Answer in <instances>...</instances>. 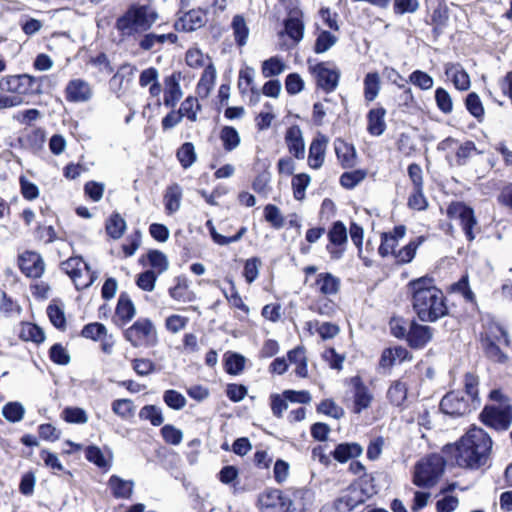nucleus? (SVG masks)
Segmentation results:
<instances>
[{"label":"nucleus","mask_w":512,"mask_h":512,"mask_svg":"<svg viewBox=\"0 0 512 512\" xmlns=\"http://www.w3.org/2000/svg\"><path fill=\"white\" fill-rule=\"evenodd\" d=\"M286 70V64L279 57H271L262 63V74L265 78L278 76Z\"/></svg>","instance_id":"47"},{"label":"nucleus","mask_w":512,"mask_h":512,"mask_svg":"<svg viewBox=\"0 0 512 512\" xmlns=\"http://www.w3.org/2000/svg\"><path fill=\"white\" fill-rule=\"evenodd\" d=\"M186 63L192 68L204 67L205 69L206 66L212 62L211 59L207 55H204L199 49L193 48L189 49L186 53Z\"/></svg>","instance_id":"60"},{"label":"nucleus","mask_w":512,"mask_h":512,"mask_svg":"<svg viewBox=\"0 0 512 512\" xmlns=\"http://www.w3.org/2000/svg\"><path fill=\"white\" fill-rule=\"evenodd\" d=\"M219 138L226 152L234 151L241 143L239 132L232 126H223L220 130Z\"/></svg>","instance_id":"37"},{"label":"nucleus","mask_w":512,"mask_h":512,"mask_svg":"<svg viewBox=\"0 0 512 512\" xmlns=\"http://www.w3.org/2000/svg\"><path fill=\"white\" fill-rule=\"evenodd\" d=\"M413 310L423 322H435L448 313L443 292L432 278L421 277L408 284Z\"/></svg>","instance_id":"2"},{"label":"nucleus","mask_w":512,"mask_h":512,"mask_svg":"<svg viewBox=\"0 0 512 512\" xmlns=\"http://www.w3.org/2000/svg\"><path fill=\"white\" fill-rule=\"evenodd\" d=\"M18 265L23 274L29 278H40L45 270V263L40 254L25 251L18 257Z\"/></svg>","instance_id":"16"},{"label":"nucleus","mask_w":512,"mask_h":512,"mask_svg":"<svg viewBox=\"0 0 512 512\" xmlns=\"http://www.w3.org/2000/svg\"><path fill=\"white\" fill-rule=\"evenodd\" d=\"M182 199V189L178 184L169 186L164 195L165 210L168 214H173L180 209Z\"/></svg>","instance_id":"38"},{"label":"nucleus","mask_w":512,"mask_h":512,"mask_svg":"<svg viewBox=\"0 0 512 512\" xmlns=\"http://www.w3.org/2000/svg\"><path fill=\"white\" fill-rule=\"evenodd\" d=\"M367 177V171L356 169L345 172L340 176V184L347 189H353Z\"/></svg>","instance_id":"50"},{"label":"nucleus","mask_w":512,"mask_h":512,"mask_svg":"<svg viewBox=\"0 0 512 512\" xmlns=\"http://www.w3.org/2000/svg\"><path fill=\"white\" fill-rule=\"evenodd\" d=\"M447 215L453 220H458L469 241L475 239L473 229L477 226V220L471 207L462 202H453L447 208Z\"/></svg>","instance_id":"9"},{"label":"nucleus","mask_w":512,"mask_h":512,"mask_svg":"<svg viewBox=\"0 0 512 512\" xmlns=\"http://www.w3.org/2000/svg\"><path fill=\"white\" fill-rule=\"evenodd\" d=\"M158 18V13L152 6L134 3L116 19L115 29L122 41L135 40L150 30Z\"/></svg>","instance_id":"3"},{"label":"nucleus","mask_w":512,"mask_h":512,"mask_svg":"<svg viewBox=\"0 0 512 512\" xmlns=\"http://www.w3.org/2000/svg\"><path fill=\"white\" fill-rule=\"evenodd\" d=\"M47 315L50 322L58 329H64L66 326V317L64 308L56 303H51L47 307Z\"/></svg>","instance_id":"59"},{"label":"nucleus","mask_w":512,"mask_h":512,"mask_svg":"<svg viewBox=\"0 0 512 512\" xmlns=\"http://www.w3.org/2000/svg\"><path fill=\"white\" fill-rule=\"evenodd\" d=\"M20 336L25 341H33L35 343H41L45 340L44 331L39 326L32 323L22 325Z\"/></svg>","instance_id":"54"},{"label":"nucleus","mask_w":512,"mask_h":512,"mask_svg":"<svg viewBox=\"0 0 512 512\" xmlns=\"http://www.w3.org/2000/svg\"><path fill=\"white\" fill-rule=\"evenodd\" d=\"M216 68L213 63H209L204 69L201 78L197 84L196 91L201 98L209 96L214 88L216 80Z\"/></svg>","instance_id":"30"},{"label":"nucleus","mask_w":512,"mask_h":512,"mask_svg":"<svg viewBox=\"0 0 512 512\" xmlns=\"http://www.w3.org/2000/svg\"><path fill=\"white\" fill-rule=\"evenodd\" d=\"M264 218L275 229H280L284 226V217L280 209L273 204H268L264 208Z\"/></svg>","instance_id":"62"},{"label":"nucleus","mask_w":512,"mask_h":512,"mask_svg":"<svg viewBox=\"0 0 512 512\" xmlns=\"http://www.w3.org/2000/svg\"><path fill=\"white\" fill-rule=\"evenodd\" d=\"M481 418L484 424L492 428L506 430L512 422V410L509 406L486 407Z\"/></svg>","instance_id":"12"},{"label":"nucleus","mask_w":512,"mask_h":512,"mask_svg":"<svg viewBox=\"0 0 512 512\" xmlns=\"http://www.w3.org/2000/svg\"><path fill=\"white\" fill-rule=\"evenodd\" d=\"M308 64L310 73L315 77L317 87L326 93L336 90L341 72L335 64L331 62L311 64L310 60H308Z\"/></svg>","instance_id":"8"},{"label":"nucleus","mask_w":512,"mask_h":512,"mask_svg":"<svg viewBox=\"0 0 512 512\" xmlns=\"http://www.w3.org/2000/svg\"><path fill=\"white\" fill-rule=\"evenodd\" d=\"M362 453L363 448L358 443H341L335 447L332 456L338 462L345 463L350 459H354L361 456Z\"/></svg>","instance_id":"29"},{"label":"nucleus","mask_w":512,"mask_h":512,"mask_svg":"<svg viewBox=\"0 0 512 512\" xmlns=\"http://www.w3.org/2000/svg\"><path fill=\"white\" fill-rule=\"evenodd\" d=\"M126 230L125 220L118 214H113L106 223V231L113 239H119Z\"/></svg>","instance_id":"51"},{"label":"nucleus","mask_w":512,"mask_h":512,"mask_svg":"<svg viewBox=\"0 0 512 512\" xmlns=\"http://www.w3.org/2000/svg\"><path fill=\"white\" fill-rule=\"evenodd\" d=\"M64 95L68 103H86L93 98L94 90L88 81L73 78L66 84Z\"/></svg>","instance_id":"11"},{"label":"nucleus","mask_w":512,"mask_h":512,"mask_svg":"<svg viewBox=\"0 0 512 512\" xmlns=\"http://www.w3.org/2000/svg\"><path fill=\"white\" fill-rule=\"evenodd\" d=\"M288 360L295 365V373L301 378L308 376V364L305 348L298 346L287 353Z\"/></svg>","instance_id":"32"},{"label":"nucleus","mask_w":512,"mask_h":512,"mask_svg":"<svg viewBox=\"0 0 512 512\" xmlns=\"http://www.w3.org/2000/svg\"><path fill=\"white\" fill-rule=\"evenodd\" d=\"M440 408L443 413L451 416H462L476 409L473 408L472 402L459 391L447 393L440 402Z\"/></svg>","instance_id":"10"},{"label":"nucleus","mask_w":512,"mask_h":512,"mask_svg":"<svg viewBox=\"0 0 512 512\" xmlns=\"http://www.w3.org/2000/svg\"><path fill=\"white\" fill-rule=\"evenodd\" d=\"M112 411L124 420H128L134 416L135 406L130 399H117L112 402Z\"/></svg>","instance_id":"49"},{"label":"nucleus","mask_w":512,"mask_h":512,"mask_svg":"<svg viewBox=\"0 0 512 512\" xmlns=\"http://www.w3.org/2000/svg\"><path fill=\"white\" fill-rule=\"evenodd\" d=\"M338 41V37L323 29H317V37L314 44V51L317 54H322L327 52L330 48H332Z\"/></svg>","instance_id":"39"},{"label":"nucleus","mask_w":512,"mask_h":512,"mask_svg":"<svg viewBox=\"0 0 512 512\" xmlns=\"http://www.w3.org/2000/svg\"><path fill=\"white\" fill-rule=\"evenodd\" d=\"M207 23V12L201 8L191 9L181 15L175 22L177 31L191 32L203 27Z\"/></svg>","instance_id":"17"},{"label":"nucleus","mask_w":512,"mask_h":512,"mask_svg":"<svg viewBox=\"0 0 512 512\" xmlns=\"http://www.w3.org/2000/svg\"><path fill=\"white\" fill-rule=\"evenodd\" d=\"M136 313V309L128 295L121 294L116 306V316L123 322L130 321Z\"/></svg>","instance_id":"43"},{"label":"nucleus","mask_w":512,"mask_h":512,"mask_svg":"<svg viewBox=\"0 0 512 512\" xmlns=\"http://www.w3.org/2000/svg\"><path fill=\"white\" fill-rule=\"evenodd\" d=\"M317 411L335 419H340L345 414L344 409L332 399L321 401L317 406Z\"/></svg>","instance_id":"58"},{"label":"nucleus","mask_w":512,"mask_h":512,"mask_svg":"<svg viewBox=\"0 0 512 512\" xmlns=\"http://www.w3.org/2000/svg\"><path fill=\"white\" fill-rule=\"evenodd\" d=\"M364 502L362 491L350 486L346 493L337 499L332 505L324 506L320 512H349Z\"/></svg>","instance_id":"15"},{"label":"nucleus","mask_w":512,"mask_h":512,"mask_svg":"<svg viewBox=\"0 0 512 512\" xmlns=\"http://www.w3.org/2000/svg\"><path fill=\"white\" fill-rule=\"evenodd\" d=\"M63 419L68 423L85 424L88 421L87 413L79 407H67L62 412Z\"/></svg>","instance_id":"61"},{"label":"nucleus","mask_w":512,"mask_h":512,"mask_svg":"<svg viewBox=\"0 0 512 512\" xmlns=\"http://www.w3.org/2000/svg\"><path fill=\"white\" fill-rule=\"evenodd\" d=\"M304 23L298 13L291 14L285 21V33L295 42L299 43L304 36Z\"/></svg>","instance_id":"36"},{"label":"nucleus","mask_w":512,"mask_h":512,"mask_svg":"<svg viewBox=\"0 0 512 512\" xmlns=\"http://www.w3.org/2000/svg\"><path fill=\"white\" fill-rule=\"evenodd\" d=\"M386 111L384 108L371 109L367 115L368 125L367 130L373 136H380L386 128L385 123Z\"/></svg>","instance_id":"31"},{"label":"nucleus","mask_w":512,"mask_h":512,"mask_svg":"<svg viewBox=\"0 0 512 512\" xmlns=\"http://www.w3.org/2000/svg\"><path fill=\"white\" fill-rule=\"evenodd\" d=\"M496 342V343H504L508 345L509 339L507 331L497 323L489 324L483 333L482 342Z\"/></svg>","instance_id":"42"},{"label":"nucleus","mask_w":512,"mask_h":512,"mask_svg":"<svg viewBox=\"0 0 512 512\" xmlns=\"http://www.w3.org/2000/svg\"><path fill=\"white\" fill-rule=\"evenodd\" d=\"M225 280L230 285V291L229 292L223 291V292H224L226 299L230 303V305L234 308H237V309L243 311L245 314H248L249 307L243 302L240 294L238 293V291L235 287L234 281L231 278H226Z\"/></svg>","instance_id":"56"},{"label":"nucleus","mask_w":512,"mask_h":512,"mask_svg":"<svg viewBox=\"0 0 512 512\" xmlns=\"http://www.w3.org/2000/svg\"><path fill=\"white\" fill-rule=\"evenodd\" d=\"M380 92V76L377 72H370L364 78V98L368 102L374 101Z\"/></svg>","instance_id":"41"},{"label":"nucleus","mask_w":512,"mask_h":512,"mask_svg":"<svg viewBox=\"0 0 512 512\" xmlns=\"http://www.w3.org/2000/svg\"><path fill=\"white\" fill-rule=\"evenodd\" d=\"M334 150L340 165L345 168H353L357 165V152L353 144L340 138L334 141Z\"/></svg>","instance_id":"21"},{"label":"nucleus","mask_w":512,"mask_h":512,"mask_svg":"<svg viewBox=\"0 0 512 512\" xmlns=\"http://www.w3.org/2000/svg\"><path fill=\"white\" fill-rule=\"evenodd\" d=\"M165 404L174 410H181L186 406V398L176 390H166L163 394Z\"/></svg>","instance_id":"64"},{"label":"nucleus","mask_w":512,"mask_h":512,"mask_svg":"<svg viewBox=\"0 0 512 512\" xmlns=\"http://www.w3.org/2000/svg\"><path fill=\"white\" fill-rule=\"evenodd\" d=\"M62 270L70 277L77 290L90 287L97 279L95 272L81 257H70L61 264Z\"/></svg>","instance_id":"6"},{"label":"nucleus","mask_w":512,"mask_h":512,"mask_svg":"<svg viewBox=\"0 0 512 512\" xmlns=\"http://www.w3.org/2000/svg\"><path fill=\"white\" fill-rule=\"evenodd\" d=\"M423 242V238L419 237L415 240L410 241L406 246L399 249L395 254L394 258L398 263H409L413 260L416 254L417 248L421 245Z\"/></svg>","instance_id":"44"},{"label":"nucleus","mask_w":512,"mask_h":512,"mask_svg":"<svg viewBox=\"0 0 512 512\" xmlns=\"http://www.w3.org/2000/svg\"><path fill=\"white\" fill-rule=\"evenodd\" d=\"M353 385V404L352 412L361 414L372 406L374 401V394L368 386H366L359 377L351 379Z\"/></svg>","instance_id":"14"},{"label":"nucleus","mask_w":512,"mask_h":512,"mask_svg":"<svg viewBox=\"0 0 512 512\" xmlns=\"http://www.w3.org/2000/svg\"><path fill=\"white\" fill-rule=\"evenodd\" d=\"M472 141H466L463 144H461L455 155L456 164L459 166H463L467 164L470 158H472L475 154H480Z\"/></svg>","instance_id":"52"},{"label":"nucleus","mask_w":512,"mask_h":512,"mask_svg":"<svg viewBox=\"0 0 512 512\" xmlns=\"http://www.w3.org/2000/svg\"><path fill=\"white\" fill-rule=\"evenodd\" d=\"M313 287L317 293L330 297L339 292L341 280L329 272H323L316 276Z\"/></svg>","instance_id":"22"},{"label":"nucleus","mask_w":512,"mask_h":512,"mask_svg":"<svg viewBox=\"0 0 512 512\" xmlns=\"http://www.w3.org/2000/svg\"><path fill=\"white\" fill-rule=\"evenodd\" d=\"M201 110V106L198 102V99L192 96L187 97L179 108V113L182 118L186 117L191 122L197 121L198 112Z\"/></svg>","instance_id":"48"},{"label":"nucleus","mask_w":512,"mask_h":512,"mask_svg":"<svg viewBox=\"0 0 512 512\" xmlns=\"http://www.w3.org/2000/svg\"><path fill=\"white\" fill-rule=\"evenodd\" d=\"M141 420L149 421L153 426H160L164 422L162 409L156 405H145L139 411Z\"/></svg>","instance_id":"45"},{"label":"nucleus","mask_w":512,"mask_h":512,"mask_svg":"<svg viewBox=\"0 0 512 512\" xmlns=\"http://www.w3.org/2000/svg\"><path fill=\"white\" fill-rule=\"evenodd\" d=\"M407 384L401 380L394 381L387 391V397L394 406H401L407 398Z\"/></svg>","instance_id":"40"},{"label":"nucleus","mask_w":512,"mask_h":512,"mask_svg":"<svg viewBox=\"0 0 512 512\" xmlns=\"http://www.w3.org/2000/svg\"><path fill=\"white\" fill-rule=\"evenodd\" d=\"M327 144L328 138L322 134H319L312 140L308 154V165L310 168L319 169L322 167L325 160Z\"/></svg>","instance_id":"23"},{"label":"nucleus","mask_w":512,"mask_h":512,"mask_svg":"<svg viewBox=\"0 0 512 512\" xmlns=\"http://www.w3.org/2000/svg\"><path fill=\"white\" fill-rule=\"evenodd\" d=\"M285 142L289 152L293 154L295 158L304 159L305 143L302 130L299 126L294 125L287 129L285 134Z\"/></svg>","instance_id":"25"},{"label":"nucleus","mask_w":512,"mask_h":512,"mask_svg":"<svg viewBox=\"0 0 512 512\" xmlns=\"http://www.w3.org/2000/svg\"><path fill=\"white\" fill-rule=\"evenodd\" d=\"M231 29L236 44L240 47L245 46L248 42L250 30L243 15L237 14L233 17Z\"/></svg>","instance_id":"33"},{"label":"nucleus","mask_w":512,"mask_h":512,"mask_svg":"<svg viewBox=\"0 0 512 512\" xmlns=\"http://www.w3.org/2000/svg\"><path fill=\"white\" fill-rule=\"evenodd\" d=\"M178 40L176 34L173 33H146L139 40V47L144 51H150L154 48L162 46L164 43H175Z\"/></svg>","instance_id":"28"},{"label":"nucleus","mask_w":512,"mask_h":512,"mask_svg":"<svg viewBox=\"0 0 512 512\" xmlns=\"http://www.w3.org/2000/svg\"><path fill=\"white\" fill-rule=\"evenodd\" d=\"M175 284L169 288V296L180 303H190L196 299V294L190 289V282L185 276H178Z\"/></svg>","instance_id":"24"},{"label":"nucleus","mask_w":512,"mask_h":512,"mask_svg":"<svg viewBox=\"0 0 512 512\" xmlns=\"http://www.w3.org/2000/svg\"><path fill=\"white\" fill-rule=\"evenodd\" d=\"M492 449V440L481 428H471L461 439L446 445L444 452L459 467L477 469L488 461Z\"/></svg>","instance_id":"1"},{"label":"nucleus","mask_w":512,"mask_h":512,"mask_svg":"<svg viewBox=\"0 0 512 512\" xmlns=\"http://www.w3.org/2000/svg\"><path fill=\"white\" fill-rule=\"evenodd\" d=\"M445 74L453 82L456 89L466 91L470 88L469 74L458 63H446Z\"/></svg>","instance_id":"27"},{"label":"nucleus","mask_w":512,"mask_h":512,"mask_svg":"<svg viewBox=\"0 0 512 512\" xmlns=\"http://www.w3.org/2000/svg\"><path fill=\"white\" fill-rule=\"evenodd\" d=\"M311 182V178L306 173H300L292 179V189L294 198L301 201L305 198V191Z\"/></svg>","instance_id":"55"},{"label":"nucleus","mask_w":512,"mask_h":512,"mask_svg":"<svg viewBox=\"0 0 512 512\" xmlns=\"http://www.w3.org/2000/svg\"><path fill=\"white\" fill-rule=\"evenodd\" d=\"M444 460L440 455L432 454L421 459L414 468L413 483L422 488L433 487L444 472Z\"/></svg>","instance_id":"5"},{"label":"nucleus","mask_w":512,"mask_h":512,"mask_svg":"<svg viewBox=\"0 0 512 512\" xmlns=\"http://www.w3.org/2000/svg\"><path fill=\"white\" fill-rule=\"evenodd\" d=\"M409 357V352L406 348L395 347L388 348L382 352L380 358V365L383 368H389L396 363H401Z\"/></svg>","instance_id":"35"},{"label":"nucleus","mask_w":512,"mask_h":512,"mask_svg":"<svg viewBox=\"0 0 512 512\" xmlns=\"http://www.w3.org/2000/svg\"><path fill=\"white\" fill-rule=\"evenodd\" d=\"M411 84L422 90H429L433 87L434 81L433 78L424 71L415 70L409 75V80Z\"/></svg>","instance_id":"63"},{"label":"nucleus","mask_w":512,"mask_h":512,"mask_svg":"<svg viewBox=\"0 0 512 512\" xmlns=\"http://www.w3.org/2000/svg\"><path fill=\"white\" fill-rule=\"evenodd\" d=\"M124 337L135 348L150 347L157 342V331L151 320L140 318L125 330Z\"/></svg>","instance_id":"7"},{"label":"nucleus","mask_w":512,"mask_h":512,"mask_svg":"<svg viewBox=\"0 0 512 512\" xmlns=\"http://www.w3.org/2000/svg\"><path fill=\"white\" fill-rule=\"evenodd\" d=\"M53 78L54 76L52 75L41 77H34L28 74L6 76L0 80V89L19 97L39 95L43 93L44 87L51 88L57 84V81H52Z\"/></svg>","instance_id":"4"},{"label":"nucleus","mask_w":512,"mask_h":512,"mask_svg":"<svg viewBox=\"0 0 512 512\" xmlns=\"http://www.w3.org/2000/svg\"><path fill=\"white\" fill-rule=\"evenodd\" d=\"M406 228L403 225L396 226L392 232L384 233L379 247V254L383 257L393 255L397 252L396 247L400 239L405 236Z\"/></svg>","instance_id":"26"},{"label":"nucleus","mask_w":512,"mask_h":512,"mask_svg":"<svg viewBox=\"0 0 512 512\" xmlns=\"http://www.w3.org/2000/svg\"><path fill=\"white\" fill-rule=\"evenodd\" d=\"M330 244L327 245V251L332 259H340L343 255V245L347 242V229L341 221L335 222L328 232Z\"/></svg>","instance_id":"18"},{"label":"nucleus","mask_w":512,"mask_h":512,"mask_svg":"<svg viewBox=\"0 0 512 512\" xmlns=\"http://www.w3.org/2000/svg\"><path fill=\"white\" fill-rule=\"evenodd\" d=\"M291 500L279 490H267L260 494L258 507L261 512H289Z\"/></svg>","instance_id":"13"},{"label":"nucleus","mask_w":512,"mask_h":512,"mask_svg":"<svg viewBox=\"0 0 512 512\" xmlns=\"http://www.w3.org/2000/svg\"><path fill=\"white\" fill-rule=\"evenodd\" d=\"M182 76L180 72H174L164 79V105L174 108L183 97L180 82Z\"/></svg>","instance_id":"19"},{"label":"nucleus","mask_w":512,"mask_h":512,"mask_svg":"<svg viewBox=\"0 0 512 512\" xmlns=\"http://www.w3.org/2000/svg\"><path fill=\"white\" fill-rule=\"evenodd\" d=\"M147 258L150 266L157 272V274H162L169 267L167 256L159 250L149 251Z\"/></svg>","instance_id":"57"},{"label":"nucleus","mask_w":512,"mask_h":512,"mask_svg":"<svg viewBox=\"0 0 512 512\" xmlns=\"http://www.w3.org/2000/svg\"><path fill=\"white\" fill-rule=\"evenodd\" d=\"M25 413L24 406L19 402H9L2 408L3 417L9 422H19L23 419Z\"/></svg>","instance_id":"53"},{"label":"nucleus","mask_w":512,"mask_h":512,"mask_svg":"<svg viewBox=\"0 0 512 512\" xmlns=\"http://www.w3.org/2000/svg\"><path fill=\"white\" fill-rule=\"evenodd\" d=\"M433 337V329L427 325L411 322L407 332V341L412 348H423Z\"/></svg>","instance_id":"20"},{"label":"nucleus","mask_w":512,"mask_h":512,"mask_svg":"<svg viewBox=\"0 0 512 512\" xmlns=\"http://www.w3.org/2000/svg\"><path fill=\"white\" fill-rule=\"evenodd\" d=\"M108 486L116 498H129L132 495L134 483L117 475H112L109 478Z\"/></svg>","instance_id":"34"},{"label":"nucleus","mask_w":512,"mask_h":512,"mask_svg":"<svg viewBox=\"0 0 512 512\" xmlns=\"http://www.w3.org/2000/svg\"><path fill=\"white\" fill-rule=\"evenodd\" d=\"M176 156L184 169L191 167L197 159L195 147L191 142L182 144L177 150Z\"/></svg>","instance_id":"46"}]
</instances>
